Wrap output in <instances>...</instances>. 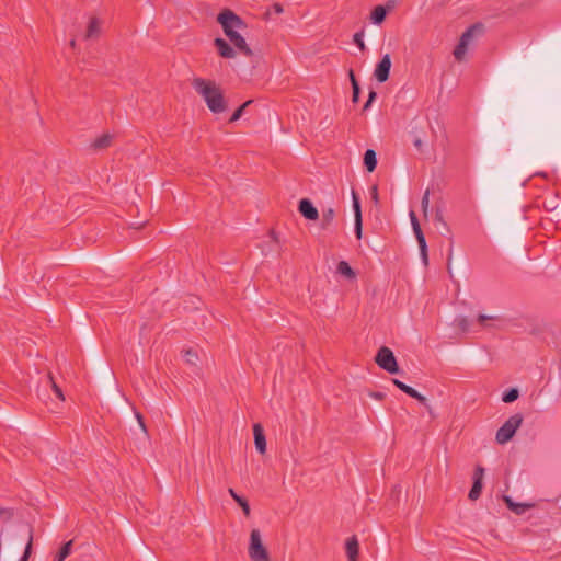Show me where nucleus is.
I'll return each mask as SVG.
<instances>
[{
	"label": "nucleus",
	"instance_id": "nucleus-1",
	"mask_svg": "<svg viewBox=\"0 0 561 561\" xmlns=\"http://www.w3.org/2000/svg\"><path fill=\"white\" fill-rule=\"evenodd\" d=\"M194 90L204 99L207 107L214 114L222 113L227 110V104L220 88L215 81L203 78H195L192 82Z\"/></svg>",
	"mask_w": 561,
	"mask_h": 561
},
{
	"label": "nucleus",
	"instance_id": "nucleus-2",
	"mask_svg": "<svg viewBox=\"0 0 561 561\" xmlns=\"http://www.w3.org/2000/svg\"><path fill=\"white\" fill-rule=\"evenodd\" d=\"M217 22L221 25L225 35L234 42L239 37L238 30L247 27L245 22L230 9H224L217 15Z\"/></svg>",
	"mask_w": 561,
	"mask_h": 561
},
{
	"label": "nucleus",
	"instance_id": "nucleus-3",
	"mask_svg": "<svg viewBox=\"0 0 561 561\" xmlns=\"http://www.w3.org/2000/svg\"><path fill=\"white\" fill-rule=\"evenodd\" d=\"M523 423V415L516 413L510 416L504 424L497 430L495 439L499 444H505L510 442L515 435L517 428Z\"/></svg>",
	"mask_w": 561,
	"mask_h": 561
},
{
	"label": "nucleus",
	"instance_id": "nucleus-4",
	"mask_svg": "<svg viewBox=\"0 0 561 561\" xmlns=\"http://www.w3.org/2000/svg\"><path fill=\"white\" fill-rule=\"evenodd\" d=\"M249 557L252 561H271L259 529H252L250 534Z\"/></svg>",
	"mask_w": 561,
	"mask_h": 561
},
{
	"label": "nucleus",
	"instance_id": "nucleus-5",
	"mask_svg": "<svg viewBox=\"0 0 561 561\" xmlns=\"http://www.w3.org/2000/svg\"><path fill=\"white\" fill-rule=\"evenodd\" d=\"M377 365L389 374L399 373L398 362L393 352L387 347L381 346L375 357Z\"/></svg>",
	"mask_w": 561,
	"mask_h": 561
},
{
	"label": "nucleus",
	"instance_id": "nucleus-6",
	"mask_svg": "<svg viewBox=\"0 0 561 561\" xmlns=\"http://www.w3.org/2000/svg\"><path fill=\"white\" fill-rule=\"evenodd\" d=\"M391 69V58L389 54L382 56L380 61L376 65L374 70V77L380 83L386 82L389 79Z\"/></svg>",
	"mask_w": 561,
	"mask_h": 561
},
{
	"label": "nucleus",
	"instance_id": "nucleus-7",
	"mask_svg": "<svg viewBox=\"0 0 561 561\" xmlns=\"http://www.w3.org/2000/svg\"><path fill=\"white\" fill-rule=\"evenodd\" d=\"M353 209H354V230L357 239L362 238L363 218L359 197L355 191H352Z\"/></svg>",
	"mask_w": 561,
	"mask_h": 561
},
{
	"label": "nucleus",
	"instance_id": "nucleus-8",
	"mask_svg": "<svg viewBox=\"0 0 561 561\" xmlns=\"http://www.w3.org/2000/svg\"><path fill=\"white\" fill-rule=\"evenodd\" d=\"M483 474L484 469L481 466H477L473 473V484L468 494L471 501L478 500L481 495Z\"/></svg>",
	"mask_w": 561,
	"mask_h": 561
},
{
	"label": "nucleus",
	"instance_id": "nucleus-9",
	"mask_svg": "<svg viewBox=\"0 0 561 561\" xmlns=\"http://www.w3.org/2000/svg\"><path fill=\"white\" fill-rule=\"evenodd\" d=\"M393 8V1H389L386 5L375 7L370 13V21L377 25L381 24L386 20L388 11L392 10Z\"/></svg>",
	"mask_w": 561,
	"mask_h": 561
},
{
	"label": "nucleus",
	"instance_id": "nucleus-10",
	"mask_svg": "<svg viewBox=\"0 0 561 561\" xmlns=\"http://www.w3.org/2000/svg\"><path fill=\"white\" fill-rule=\"evenodd\" d=\"M299 213L309 220H316L319 217L318 209L308 198H302L298 205Z\"/></svg>",
	"mask_w": 561,
	"mask_h": 561
},
{
	"label": "nucleus",
	"instance_id": "nucleus-11",
	"mask_svg": "<svg viewBox=\"0 0 561 561\" xmlns=\"http://www.w3.org/2000/svg\"><path fill=\"white\" fill-rule=\"evenodd\" d=\"M483 32L484 25L482 23H474L462 33L460 41L466 42L469 45L474 37L482 35Z\"/></svg>",
	"mask_w": 561,
	"mask_h": 561
},
{
	"label": "nucleus",
	"instance_id": "nucleus-12",
	"mask_svg": "<svg viewBox=\"0 0 561 561\" xmlns=\"http://www.w3.org/2000/svg\"><path fill=\"white\" fill-rule=\"evenodd\" d=\"M214 45L216 46L217 50H218V54L222 57V58H234L236 57V51L224 39V38H216L214 41Z\"/></svg>",
	"mask_w": 561,
	"mask_h": 561
},
{
	"label": "nucleus",
	"instance_id": "nucleus-13",
	"mask_svg": "<svg viewBox=\"0 0 561 561\" xmlns=\"http://www.w3.org/2000/svg\"><path fill=\"white\" fill-rule=\"evenodd\" d=\"M254 444L260 454L266 451V439L261 424H254L253 426Z\"/></svg>",
	"mask_w": 561,
	"mask_h": 561
},
{
	"label": "nucleus",
	"instance_id": "nucleus-14",
	"mask_svg": "<svg viewBox=\"0 0 561 561\" xmlns=\"http://www.w3.org/2000/svg\"><path fill=\"white\" fill-rule=\"evenodd\" d=\"M359 545L355 536L346 540V554L348 561H358Z\"/></svg>",
	"mask_w": 561,
	"mask_h": 561
},
{
	"label": "nucleus",
	"instance_id": "nucleus-15",
	"mask_svg": "<svg viewBox=\"0 0 561 561\" xmlns=\"http://www.w3.org/2000/svg\"><path fill=\"white\" fill-rule=\"evenodd\" d=\"M113 135L106 133L102 136L98 137L92 144L91 147L94 151H100L108 148L112 145Z\"/></svg>",
	"mask_w": 561,
	"mask_h": 561
},
{
	"label": "nucleus",
	"instance_id": "nucleus-16",
	"mask_svg": "<svg viewBox=\"0 0 561 561\" xmlns=\"http://www.w3.org/2000/svg\"><path fill=\"white\" fill-rule=\"evenodd\" d=\"M424 265L428 264L427 244L423 231L414 232Z\"/></svg>",
	"mask_w": 561,
	"mask_h": 561
},
{
	"label": "nucleus",
	"instance_id": "nucleus-17",
	"mask_svg": "<svg viewBox=\"0 0 561 561\" xmlns=\"http://www.w3.org/2000/svg\"><path fill=\"white\" fill-rule=\"evenodd\" d=\"M503 500H504V502L506 503L507 507H508L512 512H514V513H516V514H518V515L524 514L528 508H530V507H531V505H529V504H525V503H515V502H514L510 496H507V495H504V496H503Z\"/></svg>",
	"mask_w": 561,
	"mask_h": 561
},
{
	"label": "nucleus",
	"instance_id": "nucleus-18",
	"mask_svg": "<svg viewBox=\"0 0 561 561\" xmlns=\"http://www.w3.org/2000/svg\"><path fill=\"white\" fill-rule=\"evenodd\" d=\"M364 165L368 172L375 171L377 167V154L375 150L367 149L364 153Z\"/></svg>",
	"mask_w": 561,
	"mask_h": 561
},
{
	"label": "nucleus",
	"instance_id": "nucleus-19",
	"mask_svg": "<svg viewBox=\"0 0 561 561\" xmlns=\"http://www.w3.org/2000/svg\"><path fill=\"white\" fill-rule=\"evenodd\" d=\"M231 43L242 55H244L247 57L253 56L252 49L249 47V45L247 44V42L242 35H239V37L234 42H231Z\"/></svg>",
	"mask_w": 561,
	"mask_h": 561
},
{
	"label": "nucleus",
	"instance_id": "nucleus-20",
	"mask_svg": "<svg viewBox=\"0 0 561 561\" xmlns=\"http://www.w3.org/2000/svg\"><path fill=\"white\" fill-rule=\"evenodd\" d=\"M100 34V22L96 18H92L87 28L85 38L91 39Z\"/></svg>",
	"mask_w": 561,
	"mask_h": 561
},
{
	"label": "nucleus",
	"instance_id": "nucleus-21",
	"mask_svg": "<svg viewBox=\"0 0 561 561\" xmlns=\"http://www.w3.org/2000/svg\"><path fill=\"white\" fill-rule=\"evenodd\" d=\"M228 492H229L230 496L241 506L244 515L249 516L250 515V505H249L248 501L244 497L237 494L233 489H229Z\"/></svg>",
	"mask_w": 561,
	"mask_h": 561
},
{
	"label": "nucleus",
	"instance_id": "nucleus-22",
	"mask_svg": "<svg viewBox=\"0 0 561 561\" xmlns=\"http://www.w3.org/2000/svg\"><path fill=\"white\" fill-rule=\"evenodd\" d=\"M336 270L337 273H340L341 275L345 276L348 279H353L356 277L354 270L345 261L339 262Z\"/></svg>",
	"mask_w": 561,
	"mask_h": 561
},
{
	"label": "nucleus",
	"instance_id": "nucleus-23",
	"mask_svg": "<svg viewBox=\"0 0 561 561\" xmlns=\"http://www.w3.org/2000/svg\"><path fill=\"white\" fill-rule=\"evenodd\" d=\"M348 77H350V81H351L352 90H353L352 101L354 103H356L359 100L360 88H359L358 81L356 80L354 71L352 69L348 71Z\"/></svg>",
	"mask_w": 561,
	"mask_h": 561
},
{
	"label": "nucleus",
	"instance_id": "nucleus-24",
	"mask_svg": "<svg viewBox=\"0 0 561 561\" xmlns=\"http://www.w3.org/2000/svg\"><path fill=\"white\" fill-rule=\"evenodd\" d=\"M468 44L466 42H462L459 39V43L457 44V46L455 47L454 49V57L456 60L458 61H462L467 51H468Z\"/></svg>",
	"mask_w": 561,
	"mask_h": 561
},
{
	"label": "nucleus",
	"instance_id": "nucleus-25",
	"mask_svg": "<svg viewBox=\"0 0 561 561\" xmlns=\"http://www.w3.org/2000/svg\"><path fill=\"white\" fill-rule=\"evenodd\" d=\"M334 217H335V211L333 208L329 207L327 209H323L322 210V222H321L322 228L328 229L329 226L332 224Z\"/></svg>",
	"mask_w": 561,
	"mask_h": 561
},
{
	"label": "nucleus",
	"instance_id": "nucleus-26",
	"mask_svg": "<svg viewBox=\"0 0 561 561\" xmlns=\"http://www.w3.org/2000/svg\"><path fill=\"white\" fill-rule=\"evenodd\" d=\"M72 549V540L67 541L61 546L58 553L55 557V561H64L70 553Z\"/></svg>",
	"mask_w": 561,
	"mask_h": 561
},
{
	"label": "nucleus",
	"instance_id": "nucleus-27",
	"mask_svg": "<svg viewBox=\"0 0 561 561\" xmlns=\"http://www.w3.org/2000/svg\"><path fill=\"white\" fill-rule=\"evenodd\" d=\"M519 392L516 388H511L503 393L502 400L505 403H512L518 399Z\"/></svg>",
	"mask_w": 561,
	"mask_h": 561
},
{
	"label": "nucleus",
	"instance_id": "nucleus-28",
	"mask_svg": "<svg viewBox=\"0 0 561 561\" xmlns=\"http://www.w3.org/2000/svg\"><path fill=\"white\" fill-rule=\"evenodd\" d=\"M32 542H33V533H32V529H30L28 530V540H27L24 553L20 558L19 561H27L28 560V558L31 556V551H32Z\"/></svg>",
	"mask_w": 561,
	"mask_h": 561
},
{
	"label": "nucleus",
	"instance_id": "nucleus-29",
	"mask_svg": "<svg viewBox=\"0 0 561 561\" xmlns=\"http://www.w3.org/2000/svg\"><path fill=\"white\" fill-rule=\"evenodd\" d=\"M251 103H252V100H249V101L244 102L240 107H238V108L234 111V113L231 115V117H230V122H236V121H238V119L242 116V114H243L244 110H245V108H247Z\"/></svg>",
	"mask_w": 561,
	"mask_h": 561
},
{
	"label": "nucleus",
	"instance_id": "nucleus-30",
	"mask_svg": "<svg viewBox=\"0 0 561 561\" xmlns=\"http://www.w3.org/2000/svg\"><path fill=\"white\" fill-rule=\"evenodd\" d=\"M353 42L358 46V48L364 51L366 49V45L364 43V30L356 32L353 36Z\"/></svg>",
	"mask_w": 561,
	"mask_h": 561
},
{
	"label": "nucleus",
	"instance_id": "nucleus-31",
	"mask_svg": "<svg viewBox=\"0 0 561 561\" xmlns=\"http://www.w3.org/2000/svg\"><path fill=\"white\" fill-rule=\"evenodd\" d=\"M184 358L186 363L191 365H196V362L198 360V355L196 351L190 348L184 352Z\"/></svg>",
	"mask_w": 561,
	"mask_h": 561
},
{
	"label": "nucleus",
	"instance_id": "nucleus-32",
	"mask_svg": "<svg viewBox=\"0 0 561 561\" xmlns=\"http://www.w3.org/2000/svg\"><path fill=\"white\" fill-rule=\"evenodd\" d=\"M412 137H413V146L415 147V149L419 151V152H423V139H422V136L416 131V130H413L412 131Z\"/></svg>",
	"mask_w": 561,
	"mask_h": 561
},
{
	"label": "nucleus",
	"instance_id": "nucleus-33",
	"mask_svg": "<svg viewBox=\"0 0 561 561\" xmlns=\"http://www.w3.org/2000/svg\"><path fill=\"white\" fill-rule=\"evenodd\" d=\"M284 9L280 3H274L266 12H265V19H271L272 13L280 14L283 13Z\"/></svg>",
	"mask_w": 561,
	"mask_h": 561
},
{
	"label": "nucleus",
	"instance_id": "nucleus-34",
	"mask_svg": "<svg viewBox=\"0 0 561 561\" xmlns=\"http://www.w3.org/2000/svg\"><path fill=\"white\" fill-rule=\"evenodd\" d=\"M456 322L462 332H468L470 330V321L468 320V318L459 317L456 319Z\"/></svg>",
	"mask_w": 561,
	"mask_h": 561
},
{
	"label": "nucleus",
	"instance_id": "nucleus-35",
	"mask_svg": "<svg viewBox=\"0 0 561 561\" xmlns=\"http://www.w3.org/2000/svg\"><path fill=\"white\" fill-rule=\"evenodd\" d=\"M421 206H422L424 216H427V210H428V206H430V191L428 190L425 191V193L422 197Z\"/></svg>",
	"mask_w": 561,
	"mask_h": 561
},
{
	"label": "nucleus",
	"instance_id": "nucleus-36",
	"mask_svg": "<svg viewBox=\"0 0 561 561\" xmlns=\"http://www.w3.org/2000/svg\"><path fill=\"white\" fill-rule=\"evenodd\" d=\"M48 380L51 385V388L54 390V392L56 393V396L60 399V400H65V397H64V393H62V390L59 388V386L54 381L53 377L50 375H48Z\"/></svg>",
	"mask_w": 561,
	"mask_h": 561
},
{
	"label": "nucleus",
	"instance_id": "nucleus-37",
	"mask_svg": "<svg viewBox=\"0 0 561 561\" xmlns=\"http://www.w3.org/2000/svg\"><path fill=\"white\" fill-rule=\"evenodd\" d=\"M413 399L417 400L421 404H423L427 409L428 413L433 415L432 408L428 404L427 399L423 394L416 392Z\"/></svg>",
	"mask_w": 561,
	"mask_h": 561
},
{
	"label": "nucleus",
	"instance_id": "nucleus-38",
	"mask_svg": "<svg viewBox=\"0 0 561 561\" xmlns=\"http://www.w3.org/2000/svg\"><path fill=\"white\" fill-rule=\"evenodd\" d=\"M410 219H411V225H412V228H413V232H417V231H421V226H420V222H419V219L415 215V213L413 210L410 211Z\"/></svg>",
	"mask_w": 561,
	"mask_h": 561
},
{
	"label": "nucleus",
	"instance_id": "nucleus-39",
	"mask_svg": "<svg viewBox=\"0 0 561 561\" xmlns=\"http://www.w3.org/2000/svg\"><path fill=\"white\" fill-rule=\"evenodd\" d=\"M135 417H136L140 428H141V431L145 434H147L148 433L147 432V427H146V424H145V421H144V416L141 415V413L135 410Z\"/></svg>",
	"mask_w": 561,
	"mask_h": 561
},
{
	"label": "nucleus",
	"instance_id": "nucleus-40",
	"mask_svg": "<svg viewBox=\"0 0 561 561\" xmlns=\"http://www.w3.org/2000/svg\"><path fill=\"white\" fill-rule=\"evenodd\" d=\"M494 319H495V317L485 316V314H480L478 317V321H479L480 325L485 327V328L489 327V321L494 320Z\"/></svg>",
	"mask_w": 561,
	"mask_h": 561
},
{
	"label": "nucleus",
	"instance_id": "nucleus-41",
	"mask_svg": "<svg viewBox=\"0 0 561 561\" xmlns=\"http://www.w3.org/2000/svg\"><path fill=\"white\" fill-rule=\"evenodd\" d=\"M377 98V93L375 91H370L369 94H368V100L366 101V103L364 104V107L363 110L366 111L370 107L371 103L375 101V99Z\"/></svg>",
	"mask_w": 561,
	"mask_h": 561
},
{
	"label": "nucleus",
	"instance_id": "nucleus-42",
	"mask_svg": "<svg viewBox=\"0 0 561 561\" xmlns=\"http://www.w3.org/2000/svg\"><path fill=\"white\" fill-rule=\"evenodd\" d=\"M11 516H12V513L9 510L0 507V519L7 520V519L11 518Z\"/></svg>",
	"mask_w": 561,
	"mask_h": 561
},
{
	"label": "nucleus",
	"instance_id": "nucleus-43",
	"mask_svg": "<svg viewBox=\"0 0 561 561\" xmlns=\"http://www.w3.org/2000/svg\"><path fill=\"white\" fill-rule=\"evenodd\" d=\"M369 397L376 400H383L386 397V393L379 392V391H371L369 392Z\"/></svg>",
	"mask_w": 561,
	"mask_h": 561
},
{
	"label": "nucleus",
	"instance_id": "nucleus-44",
	"mask_svg": "<svg viewBox=\"0 0 561 561\" xmlns=\"http://www.w3.org/2000/svg\"><path fill=\"white\" fill-rule=\"evenodd\" d=\"M403 392L413 398L417 391L414 388L408 386L404 388Z\"/></svg>",
	"mask_w": 561,
	"mask_h": 561
},
{
	"label": "nucleus",
	"instance_id": "nucleus-45",
	"mask_svg": "<svg viewBox=\"0 0 561 561\" xmlns=\"http://www.w3.org/2000/svg\"><path fill=\"white\" fill-rule=\"evenodd\" d=\"M392 382L394 383L396 387H398L402 392L404 390L405 387H408V385H405L404 382L400 381L399 379H392Z\"/></svg>",
	"mask_w": 561,
	"mask_h": 561
},
{
	"label": "nucleus",
	"instance_id": "nucleus-46",
	"mask_svg": "<svg viewBox=\"0 0 561 561\" xmlns=\"http://www.w3.org/2000/svg\"><path fill=\"white\" fill-rule=\"evenodd\" d=\"M371 198L375 201V203H378V188L376 185L371 187Z\"/></svg>",
	"mask_w": 561,
	"mask_h": 561
},
{
	"label": "nucleus",
	"instance_id": "nucleus-47",
	"mask_svg": "<svg viewBox=\"0 0 561 561\" xmlns=\"http://www.w3.org/2000/svg\"><path fill=\"white\" fill-rule=\"evenodd\" d=\"M435 219L439 222H443L444 224V219H443V213L440 210H436V214H435Z\"/></svg>",
	"mask_w": 561,
	"mask_h": 561
},
{
	"label": "nucleus",
	"instance_id": "nucleus-48",
	"mask_svg": "<svg viewBox=\"0 0 561 561\" xmlns=\"http://www.w3.org/2000/svg\"><path fill=\"white\" fill-rule=\"evenodd\" d=\"M70 46L73 48L76 46V41L75 39H71L70 41Z\"/></svg>",
	"mask_w": 561,
	"mask_h": 561
}]
</instances>
